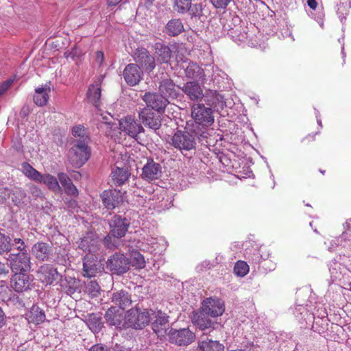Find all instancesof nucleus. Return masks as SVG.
Wrapping results in <instances>:
<instances>
[{
  "label": "nucleus",
  "mask_w": 351,
  "mask_h": 351,
  "mask_svg": "<svg viewBox=\"0 0 351 351\" xmlns=\"http://www.w3.org/2000/svg\"><path fill=\"white\" fill-rule=\"evenodd\" d=\"M187 78L193 79L195 82L204 84L206 82V74L202 68L194 62H190L185 69Z\"/></svg>",
  "instance_id": "27"
},
{
  "label": "nucleus",
  "mask_w": 351,
  "mask_h": 351,
  "mask_svg": "<svg viewBox=\"0 0 351 351\" xmlns=\"http://www.w3.org/2000/svg\"><path fill=\"white\" fill-rule=\"evenodd\" d=\"M343 228L345 229V230L343 232L341 238L346 240L347 239L348 230H349L350 229V223L348 221H346V223L343 224Z\"/></svg>",
  "instance_id": "56"
},
{
  "label": "nucleus",
  "mask_w": 351,
  "mask_h": 351,
  "mask_svg": "<svg viewBox=\"0 0 351 351\" xmlns=\"http://www.w3.org/2000/svg\"><path fill=\"white\" fill-rule=\"evenodd\" d=\"M107 268L114 274L121 275L130 269V260L123 254L114 253L106 262Z\"/></svg>",
  "instance_id": "8"
},
{
  "label": "nucleus",
  "mask_w": 351,
  "mask_h": 351,
  "mask_svg": "<svg viewBox=\"0 0 351 351\" xmlns=\"http://www.w3.org/2000/svg\"><path fill=\"white\" fill-rule=\"evenodd\" d=\"M88 351H110V350L106 346L98 343L91 346Z\"/></svg>",
  "instance_id": "55"
},
{
  "label": "nucleus",
  "mask_w": 351,
  "mask_h": 351,
  "mask_svg": "<svg viewBox=\"0 0 351 351\" xmlns=\"http://www.w3.org/2000/svg\"><path fill=\"white\" fill-rule=\"evenodd\" d=\"M28 114V108L23 107L20 112L22 117H25Z\"/></svg>",
  "instance_id": "64"
},
{
  "label": "nucleus",
  "mask_w": 351,
  "mask_h": 351,
  "mask_svg": "<svg viewBox=\"0 0 351 351\" xmlns=\"http://www.w3.org/2000/svg\"><path fill=\"white\" fill-rule=\"evenodd\" d=\"M137 269H142L145 266L144 256L138 252H134L132 254V258L130 260V265Z\"/></svg>",
  "instance_id": "44"
},
{
  "label": "nucleus",
  "mask_w": 351,
  "mask_h": 351,
  "mask_svg": "<svg viewBox=\"0 0 351 351\" xmlns=\"http://www.w3.org/2000/svg\"><path fill=\"white\" fill-rule=\"evenodd\" d=\"M26 197V193L23 189L16 188L15 191L12 193V200L14 205L19 206L25 202Z\"/></svg>",
  "instance_id": "47"
},
{
  "label": "nucleus",
  "mask_w": 351,
  "mask_h": 351,
  "mask_svg": "<svg viewBox=\"0 0 351 351\" xmlns=\"http://www.w3.org/2000/svg\"><path fill=\"white\" fill-rule=\"evenodd\" d=\"M138 115L141 123L145 127L154 131L161 127L160 116L153 112L152 109L144 107L139 110Z\"/></svg>",
  "instance_id": "11"
},
{
  "label": "nucleus",
  "mask_w": 351,
  "mask_h": 351,
  "mask_svg": "<svg viewBox=\"0 0 351 351\" xmlns=\"http://www.w3.org/2000/svg\"><path fill=\"white\" fill-rule=\"evenodd\" d=\"M142 99L146 104V108H151L158 112H163L166 106L169 103L160 93L146 92L142 97Z\"/></svg>",
  "instance_id": "12"
},
{
  "label": "nucleus",
  "mask_w": 351,
  "mask_h": 351,
  "mask_svg": "<svg viewBox=\"0 0 351 351\" xmlns=\"http://www.w3.org/2000/svg\"><path fill=\"white\" fill-rule=\"evenodd\" d=\"M182 90L192 101H201L204 97L203 90L199 83L195 81L185 83Z\"/></svg>",
  "instance_id": "25"
},
{
  "label": "nucleus",
  "mask_w": 351,
  "mask_h": 351,
  "mask_svg": "<svg viewBox=\"0 0 351 351\" xmlns=\"http://www.w3.org/2000/svg\"><path fill=\"white\" fill-rule=\"evenodd\" d=\"M104 53L101 51H98L96 52V60L99 64V65L101 64L103 60H104Z\"/></svg>",
  "instance_id": "59"
},
{
  "label": "nucleus",
  "mask_w": 351,
  "mask_h": 351,
  "mask_svg": "<svg viewBox=\"0 0 351 351\" xmlns=\"http://www.w3.org/2000/svg\"><path fill=\"white\" fill-rule=\"evenodd\" d=\"M60 182L64 188L65 193L71 196L76 197L78 195V190L73 184L69 177L64 173H60L58 176Z\"/></svg>",
  "instance_id": "34"
},
{
  "label": "nucleus",
  "mask_w": 351,
  "mask_h": 351,
  "mask_svg": "<svg viewBox=\"0 0 351 351\" xmlns=\"http://www.w3.org/2000/svg\"><path fill=\"white\" fill-rule=\"evenodd\" d=\"M122 75L128 86H134L143 80V71L136 64L130 63L124 68Z\"/></svg>",
  "instance_id": "15"
},
{
  "label": "nucleus",
  "mask_w": 351,
  "mask_h": 351,
  "mask_svg": "<svg viewBox=\"0 0 351 351\" xmlns=\"http://www.w3.org/2000/svg\"><path fill=\"white\" fill-rule=\"evenodd\" d=\"M344 6L343 5H339L337 10V13L339 16V18L341 19V21H342L343 19H346V16L348 15V13H346V16L344 15L343 11L344 10Z\"/></svg>",
  "instance_id": "58"
},
{
  "label": "nucleus",
  "mask_w": 351,
  "mask_h": 351,
  "mask_svg": "<svg viewBox=\"0 0 351 351\" xmlns=\"http://www.w3.org/2000/svg\"><path fill=\"white\" fill-rule=\"evenodd\" d=\"M119 129L125 134L136 140L140 133L145 132L141 123L132 116H127L119 121Z\"/></svg>",
  "instance_id": "10"
},
{
  "label": "nucleus",
  "mask_w": 351,
  "mask_h": 351,
  "mask_svg": "<svg viewBox=\"0 0 351 351\" xmlns=\"http://www.w3.org/2000/svg\"><path fill=\"white\" fill-rule=\"evenodd\" d=\"M234 271L237 276L243 277L248 273L249 266L245 262L239 261L234 265Z\"/></svg>",
  "instance_id": "49"
},
{
  "label": "nucleus",
  "mask_w": 351,
  "mask_h": 351,
  "mask_svg": "<svg viewBox=\"0 0 351 351\" xmlns=\"http://www.w3.org/2000/svg\"><path fill=\"white\" fill-rule=\"evenodd\" d=\"M91 149L89 143L73 142V146L69 151L68 158L71 164L75 168H80L90 158Z\"/></svg>",
  "instance_id": "4"
},
{
  "label": "nucleus",
  "mask_w": 351,
  "mask_h": 351,
  "mask_svg": "<svg viewBox=\"0 0 351 351\" xmlns=\"http://www.w3.org/2000/svg\"><path fill=\"white\" fill-rule=\"evenodd\" d=\"M112 180L115 186H121L125 183L130 176V173L127 168L117 167L111 173Z\"/></svg>",
  "instance_id": "33"
},
{
  "label": "nucleus",
  "mask_w": 351,
  "mask_h": 351,
  "mask_svg": "<svg viewBox=\"0 0 351 351\" xmlns=\"http://www.w3.org/2000/svg\"><path fill=\"white\" fill-rule=\"evenodd\" d=\"M11 247L10 237L0 232V254L9 252L11 250Z\"/></svg>",
  "instance_id": "45"
},
{
  "label": "nucleus",
  "mask_w": 351,
  "mask_h": 351,
  "mask_svg": "<svg viewBox=\"0 0 351 351\" xmlns=\"http://www.w3.org/2000/svg\"><path fill=\"white\" fill-rule=\"evenodd\" d=\"M28 320L36 324H40L45 320V312L38 306H33L28 315Z\"/></svg>",
  "instance_id": "40"
},
{
  "label": "nucleus",
  "mask_w": 351,
  "mask_h": 351,
  "mask_svg": "<svg viewBox=\"0 0 351 351\" xmlns=\"http://www.w3.org/2000/svg\"><path fill=\"white\" fill-rule=\"evenodd\" d=\"M105 319L110 326L120 328L122 324L121 316L116 313L115 308H110L104 315Z\"/></svg>",
  "instance_id": "39"
},
{
  "label": "nucleus",
  "mask_w": 351,
  "mask_h": 351,
  "mask_svg": "<svg viewBox=\"0 0 351 351\" xmlns=\"http://www.w3.org/2000/svg\"><path fill=\"white\" fill-rule=\"evenodd\" d=\"M29 192L34 197H39L42 195L40 189L34 184L29 186Z\"/></svg>",
  "instance_id": "53"
},
{
  "label": "nucleus",
  "mask_w": 351,
  "mask_h": 351,
  "mask_svg": "<svg viewBox=\"0 0 351 351\" xmlns=\"http://www.w3.org/2000/svg\"><path fill=\"white\" fill-rule=\"evenodd\" d=\"M8 271V267L4 263L0 262V275L6 274Z\"/></svg>",
  "instance_id": "61"
},
{
  "label": "nucleus",
  "mask_w": 351,
  "mask_h": 351,
  "mask_svg": "<svg viewBox=\"0 0 351 351\" xmlns=\"http://www.w3.org/2000/svg\"><path fill=\"white\" fill-rule=\"evenodd\" d=\"M232 0H210L211 4L217 9H225Z\"/></svg>",
  "instance_id": "51"
},
{
  "label": "nucleus",
  "mask_w": 351,
  "mask_h": 351,
  "mask_svg": "<svg viewBox=\"0 0 351 351\" xmlns=\"http://www.w3.org/2000/svg\"><path fill=\"white\" fill-rule=\"evenodd\" d=\"M223 350L224 346L219 341L207 339L199 342L197 351H223Z\"/></svg>",
  "instance_id": "37"
},
{
  "label": "nucleus",
  "mask_w": 351,
  "mask_h": 351,
  "mask_svg": "<svg viewBox=\"0 0 351 351\" xmlns=\"http://www.w3.org/2000/svg\"><path fill=\"white\" fill-rule=\"evenodd\" d=\"M100 240L97 234L89 232L80 239L78 247L88 254H96L100 249Z\"/></svg>",
  "instance_id": "16"
},
{
  "label": "nucleus",
  "mask_w": 351,
  "mask_h": 351,
  "mask_svg": "<svg viewBox=\"0 0 351 351\" xmlns=\"http://www.w3.org/2000/svg\"><path fill=\"white\" fill-rule=\"evenodd\" d=\"M12 82V80H8L0 84V96L2 95L10 88Z\"/></svg>",
  "instance_id": "54"
},
{
  "label": "nucleus",
  "mask_w": 351,
  "mask_h": 351,
  "mask_svg": "<svg viewBox=\"0 0 351 351\" xmlns=\"http://www.w3.org/2000/svg\"><path fill=\"white\" fill-rule=\"evenodd\" d=\"M86 324L94 333L99 332L103 327L101 314H88L86 317Z\"/></svg>",
  "instance_id": "36"
},
{
  "label": "nucleus",
  "mask_w": 351,
  "mask_h": 351,
  "mask_svg": "<svg viewBox=\"0 0 351 351\" xmlns=\"http://www.w3.org/2000/svg\"><path fill=\"white\" fill-rule=\"evenodd\" d=\"M180 88L176 86L172 80L164 79L159 84V92L165 98L176 99L180 95Z\"/></svg>",
  "instance_id": "24"
},
{
  "label": "nucleus",
  "mask_w": 351,
  "mask_h": 351,
  "mask_svg": "<svg viewBox=\"0 0 351 351\" xmlns=\"http://www.w3.org/2000/svg\"><path fill=\"white\" fill-rule=\"evenodd\" d=\"M155 55L158 62L160 64L167 63L171 58V50L170 48L161 43H156L154 45Z\"/></svg>",
  "instance_id": "32"
},
{
  "label": "nucleus",
  "mask_w": 351,
  "mask_h": 351,
  "mask_svg": "<svg viewBox=\"0 0 351 351\" xmlns=\"http://www.w3.org/2000/svg\"><path fill=\"white\" fill-rule=\"evenodd\" d=\"M150 311L153 319H154L152 324V329L156 333H160L161 330H165L167 326L169 316L161 310H151Z\"/></svg>",
  "instance_id": "26"
},
{
  "label": "nucleus",
  "mask_w": 351,
  "mask_h": 351,
  "mask_svg": "<svg viewBox=\"0 0 351 351\" xmlns=\"http://www.w3.org/2000/svg\"><path fill=\"white\" fill-rule=\"evenodd\" d=\"M134 64H136L143 71L147 73L152 72L156 66V61L148 50L141 47L136 49L132 55Z\"/></svg>",
  "instance_id": "7"
},
{
  "label": "nucleus",
  "mask_w": 351,
  "mask_h": 351,
  "mask_svg": "<svg viewBox=\"0 0 351 351\" xmlns=\"http://www.w3.org/2000/svg\"><path fill=\"white\" fill-rule=\"evenodd\" d=\"M21 170L25 176L34 181L38 182L42 178V174L27 162L22 163Z\"/></svg>",
  "instance_id": "41"
},
{
  "label": "nucleus",
  "mask_w": 351,
  "mask_h": 351,
  "mask_svg": "<svg viewBox=\"0 0 351 351\" xmlns=\"http://www.w3.org/2000/svg\"><path fill=\"white\" fill-rule=\"evenodd\" d=\"M103 80V75L99 76L94 83L88 87L87 91V97L89 102L93 104L96 108H98L101 104V86Z\"/></svg>",
  "instance_id": "22"
},
{
  "label": "nucleus",
  "mask_w": 351,
  "mask_h": 351,
  "mask_svg": "<svg viewBox=\"0 0 351 351\" xmlns=\"http://www.w3.org/2000/svg\"><path fill=\"white\" fill-rule=\"evenodd\" d=\"M84 291L92 296H97L100 292V286L96 280H90L85 285Z\"/></svg>",
  "instance_id": "48"
},
{
  "label": "nucleus",
  "mask_w": 351,
  "mask_h": 351,
  "mask_svg": "<svg viewBox=\"0 0 351 351\" xmlns=\"http://www.w3.org/2000/svg\"><path fill=\"white\" fill-rule=\"evenodd\" d=\"M42 178L38 180V182L46 184L48 188L53 191H59L60 186L57 180V178L50 174L41 175Z\"/></svg>",
  "instance_id": "42"
},
{
  "label": "nucleus",
  "mask_w": 351,
  "mask_h": 351,
  "mask_svg": "<svg viewBox=\"0 0 351 351\" xmlns=\"http://www.w3.org/2000/svg\"><path fill=\"white\" fill-rule=\"evenodd\" d=\"M239 28L240 27L237 28L235 30L232 29L230 31V35L233 40L236 41L243 42L247 38V34L240 32V30L239 29Z\"/></svg>",
  "instance_id": "50"
},
{
  "label": "nucleus",
  "mask_w": 351,
  "mask_h": 351,
  "mask_svg": "<svg viewBox=\"0 0 351 351\" xmlns=\"http://www.w3.org/2000/svg\"><path fill=\"white\" fill-rule=\"evenodd\" d=\"M72 134L75 138L73 142H81V143L84 142V143H90V137L84 126L81 125L74 126L72 129Z\"/></svg>",
  "instance_id": "38"
},
{
  "label": "nucleus",
  "mask_w": 351,
  "mask_h": 351,
  "mask_svg": "<svg viewBox=\"0 0 351 351\" xmlns=\"http://www.w3.org/2000/svg\"><path fill=\"white\" fill-rule=\"evenodd\" d=\"M10 192L8 187L0 186V203L4 204L10 197Z\"/></svg>",
  "instance_id": "52"
},
{
  "label": "nucleus",
  "mask_w": 351,
  "mask_h": 351,
  "mask_svg": "<svg viewBox=\"0 0 351 351\" xmlns=\"http://www.w3.org/2000/svg\"><path fill=\"white\" fill-rule=\"evenodd\" d=\"M307 5L310 8L315 10L317 7V2L316 0H307Z\"/></svg>",
  "instance_id": "60"
},
{
  "label": "nucleus",
  "mask_w": 351,
  "mask_h": 351,
  "mask_svg": "<svg viewBox=\"0 0 351 351\" xmlns=\"http://www.w3.org/2000/svg\"><path fill=\"white\" fill-rule=\"evenodd\" d=\"M169 341L178 346H188L195 339V335L189 328L180 330L171 328L168 334Z\"/></svg>",
  "instance_id": "13"
},
{
  "label": "nucleus",
  "mask_w": 351,
  "mask_h": 351,
  "mask_svg": "<svg viewBox=\"0 0 351 351\" xmlns=\"http://www.w3.org/2000/svg\"><path fill=\"white\" fill-rule=\"evenodd\" d=\"M111 299L112 302L114 304L118 305L121 309H125L132 304L131 296L128 292L125 290H119L114 292Z\"/></svg>",
  "instance_id": "31"
},
{
  "label": "nucleus",
  "mask_w": 351,
  "mask_h": 351,
  "mask_svg": "<svg viewBox=\"0 0 351 351\" xmlns=\"http://www.w3.org/2000/svg\"><path fill=\"white\" fill-rule=\"evenodd\" d=\"M202 309L213 317L221 316L224 311L223 302L218 298H207L202 303Z\"/></svg>",
  "instance_id": "18"
},
{
  "label": "nucleus",
  "mask_w": 351,
  "mask_h": 351,
  "mask_svg": "<svg viewBox=\"0 0 351 351\" xmlns=\"http://www.w3.org/2000/svg\"><path fill=\"white\" fill-rule=\"evenodd\" d=\"M207 135L206 130L199 131L193 125L191 129L186 128L184 130H178L172 136L171 145L181 152L190 151L195 148L197 138H206Z\"/></svg>",
  "instance_id": "1"
},
{
  "label": "nucleus",
  "mask_w": 351,
  "mask_h": 351,
  "mask_svg": "<svg viewBox=\"0 0 351 351\" xmlns=\"http://www.w3.org/2000/svg\"><path fill=\"white\" fill-rule=\"evenodd\" d=\"M82 274L84 277L92 278L104 271V264L95 254H87L82 258Z\"/></svg>",
  "instance_id": "6"
},
{
  "label": "nucleus",
  "mask_w": 351,
  "mask_h": 351,
  "mask_svg": "<svg viewBox=\"0 0 351 351\" xmlns=\"http://www.w3.org/2000/svg\"><path fill=\"white\" fill-rule=\"evenodd\" d=\"M184 25L180 19H173L167 23L166 33L170 36H176L184 32Z\"/></svg>",
  "instance_id": "35"
},
{
  "label": "nucleus",
  "mask_w": 351,
  "mask_h": 351,
  "mask_svg": "<svg viewBox=\"0 0 351 351\" xmlns=\"http://www.w3.org/2000/svg\"><path fill=\"white\" fill-rule=\"evenodd\" d=\"M33 280L27 272H15L10 279V286L16 292H23L31 289Z\"/></svg>",
  "instance_id": "14"
},
{
  "label": "nucleus",
  "mask_w": 351,
  "mask_h": 351,
  "mask_svg": "<svg viewBox=\"0 0 351 351\" xmlns=\"http://www.w3.org/2000/svg\"><path fill=\"white\" fill-rule=\"evenodd\" d=\"M8 261L13 272H27L31 269L30 256L27 252L10 254Z\"/></svg>",
  "instance_id": "9"
},
{
  "label": "nucleus",
  "mask_w": 351,
  "mask_h": 351,
  "mask_svg": "<svg viewBox=\"0 0 351 351\" xmlns=\"http://www.w3.org/2000/svg\"><path fill=\"white\" fill-rule=\"evenodd\" d=\"M151 313L147 308L135 306L128 311L127 323L135 329H142L150 322Z\"/></svg>",
  "instance_id": "5"
},
{
  "label": "nucleus",
  "mask_w": 351,
  "mask_h": 351,
  "mask_svg": "<svg viewBox=\"0 0 351 351\" xmlns=\"http://www.w3.org/2000/svg\"><path fill=\"white\" fill-rule=\"evenodd\" d=\"M6 323V316L0 307V328H2Z\"/></svg>",
  "instance_id": "57"
},
{
  "label": "nucleus",
  "mask_w": 351,
  "mask_h": 351,
  "mask_svg": "<svg viewBox=\"0 0 351 351\" xmlns=\"http://www.w3.org/2000/svg\"><path fill=\"white\" fill-rule=\"evenodd\" d=\"M191 117L194 120L195 128L206 130L214 123L213 111L211 108L206 107L202 104H195L191 107Z\"/></svg>",
  "instance_id": "3"
},
{
  "label": "nucleus",
  "mask_w": 351,
  "mask_h": 351,
  "mask_svg": "<svg viewBox=\"0 0 351 351\" xmlns=\"http://www.w3.org/2000/svg\"><path fill=\"white\" fill-rule=\"evenodd\" d=\"M187 12L191 16V18H199L200 19L201 16L203 15V4L202 3H192L191 2L190 7L189 6V10Z\"/></svg>",
  "instance_id": "46"
},
{
  "label": "nucleus",
  "mask_w": 351,
  "mask_h": 351,
  "mask_svg": "<svg viewBox=\"0 0 351 351\" xmlns=\"http://www.w3.org/2000/svg\"><path fill=\"white\" fill-rule=\"evenodd\" d=\"M162 175V167L153 160H148L142 169V178L147 181L158 179Z\"/></svg>",
  "instance_id": "19"
},
{
  "label": "nucleus",
  "mask_w": 351,
  "mask_h": 351,
  "mask_svg": "<svg viewBox=\"0 0 351 351\" xmlns=\"http://www.w3.org/2000/svg\"><path fill=\"white\" fill-rule=\"evenodd\" d=\"M32 254L40 261H47L52 256V247L45 242H38L32 248Z\"/></svg>",
  "instance_id": "23"
},
{
  "label": "nucleus",
  "mask_w": 351,
  "mask_h": 351,
  "mask_svg": "<svg viewBox=\"0 0 351 351\" xmlns=\"http://www.w3.org/2000/svg\"><path fill=\"white\" fill-rule=\"evenodd\" d=\"M102 203L107 209L112 210L123 201L122 193L119 190H106L100 195Z\"/></svg>",
  "instance_id": "17"
},
{
  "label": "nucleus",
  "mask_w": 351,
  "mask_h": 351,
  "mask_svg": "<svg viewBox=\"0 0 351 351\" xmlns=\"http://www.w3.org/2000/svg\"><path fill=\"white\" fill-rule=\"evenodd\" d=\"M58 274L56 269L48 264L40 266L37 271L38 280L46 285H51L56 280Z\"/></svg>",
  "instance_id": "21"
},
{
  "label": "nucleus",
  "mask_w": 351,
  "mask_h": 351,
  "mask_svg": "<svg viewBox=\"0 0 351 351\" xmlns=\"http://www.w3.org/2000/svg\"><path fill=\"white\" fill-rule=\"evenodd\" d=\"M61 287L66 295L71 296L75 293L81 292L82 283L81 280L77 278L66 277Z\"/></svg>",
  "instance_id": "28"
},
{
  "label": "nucleus",
  "mask_w": 351,
  "mask_h": 351,
  "mask_svg": "<svg viewBox=\"0 0 351 351\" xmlns=\"http://www.w3.org/2000/svg\"><path fill=\"white\" fill-rule=\"evenodd\" d=\"M208 313L204 310L194 311L191 317L192 323L199 330L213 328L215 323L208 318Z\"/></svg>",
  "instance_id": "20"
},
{
  "label": "nucleus",
  "mask_w": 351,
  "mask_h": 351,
  "mask_svg": "<svg viewBox=\"0 0 351 351\" xmlns=\"http://www.w3.org/2000/svg\"><path fill=\"white\" fill-rule=\"evenodd\" d=\"M50 93L51 88L47 84L36 88L33 97L35 104L38 106H45L49 99Z\"/></svg>",
  "instance_id": "30"
},
{
  "label": "nucleus",
  "mask_w": 351,
  "mask_h": 351,
  "mask_svg": "<svg viewBox=\"0 0 351 351\" xmlns=\"http://www.w3.org/2000/svg\"><path fill=\"white\" fill-rule=\"evenodd\" d=\"M191 2L192 0H173V10L181 14H186L189 10Z\"/></svg>",
  "instance_id": "43"
},
{
  "label": "nucleus",
  "mask_w": 351,
  "mask_h": 351,
  "mask_svg": "<svg viewBox=\"0 0 351 351\" xmlns=\"http://www.w3.org/2000/svg\"><path fill=\"white\" fill-rule=\"evenodd\" d=\"M122 0H108V6H115Z\"/></svg>",
  "instance_id": "63"
},
{
  "label": "nucleus",
  "mask_w": 351,
  "mask_h": 351,
  "mask_svg": "<svg viewBox=\"0 0 351 351\" xmlns=\"http://www.w3.org/2000/svg\"><path fill=\"white\" fill-rule=\"evenodd\" d=\"M202 99L207 105L214 108H223L226 105L223 97L217 93V91L213 90H206L204 94Z\"/></svg>",
  "instance_id": "29"
},
{
  "label": "nucleus",
  "mask_w": 351,
  "mask_h": 351,
  "mask_svg": "<svg viewBox=\"0 0 351 351\" xmlns=\"http://www.w3.org/2000/svg\"><path fill=\"white\" fill-rule=\"evenodd\" d=\"M25 245L24 241H21V243H19V245L16 247V249L20 251V252H27L25 250Z\"/></svg>",
  "instance_id": "62"
},
{
  "label": "nucleus",
  "mask_w": 351,
  "mask_h": 351,
  "mask_svg": "<svg viewBox=\"0 0 351 351\" xmlns=\"http://www.w3.org/2000/svg\"><path fill=\"white\" fill-rule=\"evenodd\" d=\"M110 233L104 239L107 248L112 249L117 247L116 239L123 237L130 226V222L125 217L115 215L109 221Z\"/></svg>",
  "instance_id": "2"
}]
</instances>
